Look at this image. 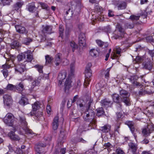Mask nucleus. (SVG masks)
Wrapping results in <instances>:
<instances>
[{"label":"nucleus","mask_w":154,"mask_h":154,"mask_svg":"<svg viewBox=\"0 0 154 154\" xmlns=\"http://www.w3.org/2000/svg\"><path fill=\"white\" fill-rule=\"evenodd\" d=\"M20 120L21 123L22 129L25 131L26 133L29 136L33 137L35 136V134L28 128L27 124L26 122L25 118L23 117H20Z\"/></svg>","instance_id":"f257e3e1"},{"label":"nucleus","mask_w":154,"mask_h":154,"mask_svg":"<svg viewBox=\"0 0 154 154\" xmlns=\"http://www.w3.org/2000/svg\"><path fill=\"white\" fill-rule=\"evenodd\" d=\"M75 72V64L73 63H71L70 65V73L69 75V77L68 78H67L65 81V82L64 84L65 86V92H66L67 91H68L69 88L71 86V79L69 78V76L72 75Z\"/></svg>","instance_id":"f03ea898"},{"label":"nucleus","mask_w":154,"mask_h":154,"mask_svg":"<svg viewBox=\"0 0 154 154\" xmlns=\"http://www.w3.org/2000/svg\"><path fill=\"white\" fill-rule=\"evenodd\" d=\"M120 94L122 101L127 106L131 105V102L129 98L130 94L126 91L121 90L120 91Z\"/></svg>","instance_id":"7ed1b4c3"},{"label":"nucleus","mask_w":154,"mask_h":154,"mask_svg":"<svg viewBox=\"0 0 154 154\" xmlns=\"http://www.w3.org/2000/svg\"><path fill=\"white\" fill-rule=\"evenodd\" d=\"M32 54L30 51H27L21 53V54H19L17 57L18 60L19 61H21L24 59L26 57H27V60L28 62H31L33 59Z\"/></svg>","instance_id":"20e7f679"},{"label":"nucleus","mask_w":154,"mask_h":154,"mask_svg":"<svg viewBox=\"0 0 154 154\" xmlns=\"http://www.w3.org/2000/svg\"><path fill=\"white\" fill-rule=\"evenodd\" d=\"M84 115L83 118L85 121H90L95 124L96 121L94 119V113L92 110L91 109H88V110L86 111Z\"/></svg>","instance_id":"39448f33"},{"label":"nucleus","mask_w":154,"mask_h":154,"mask_svg":"<svg viewBox=\"0 0 154 154\" xmlns=\"http://www.w3.org/2000/svg\"><path fill=\"white\" fill-rule=\"evenodd\" d=\"M14 118L13 115L10 113H8L4 119V122L7 125L12 126L14 121Z\"/></svg>","instance_id":"423d86ee"},{"label":"nucleus","mask_w":154,"mask_h":154,"mask_svg":"<svg viewBox=\"0 0 154 154\" xmlns=\"http://www.w3.org/2000/svg\"><path fill=\"white\" fill-rule=\"evenodd\" d=\"M85 78L84 82V86L85 87L89 84V82L90 79V78L91 76V72L90 68L89 67H86L85 70Z\"/></svg>","instance_id":"0eeeda50"},{"label":"nucleus","mask_w":154,"mask_h":154,"mask_svg":"<svg viewBox=\"0 0 154 154\" xmlns=\"http://www.w3.org/2000/svg\"><path fill=\"white\" fill-rule=\"evenodd\" d=\"M153 131H154V125L151 124L148 125L146 127L143 129L142 133L145 136H147Z\"/></svg>","instance_id":"6e6552de"},{"label":"nucleus","mask_w":154,"mask_h":154,"mask_svg":"<svg viewBox=\"0 0 154 154\" xmlns=\"http://www.w3.org/2000/svg\"><path fill=\"white\" fill-rule=\"evenodd\" d=\"M66 76V72L65 71H62L60 72L58 77V80L59 81V85H60L63 81L65 79Z\"/></svg>","instance_id":"1a4fd4ad"},{"label":"nucleus","mask_w":154,"mask_h":154,"mask_svg":"<svg viewBox=\"0 0 154 154\" xmlns=\"http://www.w3.org/2000/svg\"><path fill=\"white\" fill-rule=\"evenodd\" d=\"M116 28L118 29L119 32H120L119 35L115 34L114 35V38L116 39H118L120 37H123L125 34L124 29L122 28L121 26L120 25L118 24L117 25Z\"/></svg>","instance_id":"9d476101"},{"label":"nucleus","mask_w":154,"mask_h":154,"mask_svg":"<svg viewBox=\"0 0 154 154\" xmlns=\"http://www.w3.org/2000/svg\"><path fill=\"white\" fill-rule=\"evenodd\" d=\"M85 35L84 33H81L79 36V43L81 46H85L86 45Z\"/></svg>","instance_id":"9b49d317"},{"label":"nucleus","mask_w":154,"mask_h":154,"mask_svg":"<svg viewBox=\"0 0 154 154\" xmlns=\"http://www.w3.org/2000/svg\"><path fill=\"white\" fill-rule=\"evenodd\" d=\"M16 31L20 33L26 34L28 32V31L25 27L19 25H16L15 26Z\"/></svg>","instance_id":"f8f14e48"},{"label":"nucleus","mask_w":154,"mask_h":154,"mask_svg":"<svg viewBox=\"0 0 154 154\" xmlns=\"http://www.w3.org/2000/svg\"><path fill=\"white\" fill-rule=\"evenodd\" d=\"M45 146V145L42 143H40L36 145L35 147L36 154H41L42 152V148Z\"/></svg>","instance_id":"ddd939ff"},{"label":"nucleus","mask_w":154,"mask_h":154,"mask_svg":"<svg viewBox=\"0 0 154 154\" xmlns=\"http://www.w3.org/2000/svg\"><path fill=\"white\" fill-rule=\"evenodd\" d=\"M3 98L5 105L9 106L11 103L12 99L10 96L5 94L4 95Z\"/></svg>","instance_id":"4468645a"},{"label":"nucleus","mask_w":154,"mask_h":154,"mask_svg":"<svg viewBox=\"0 0 154 154\" xmlns=\"http://www.w3.org/2000/svg\"><path fill=\"white\" fill-rule=\"evenodd\" d=\"M25 69V66L24 64L17 65L15 67V71L17 73H21L23 72Z\"/></svg>","instance_id":"2eb2a0df"},{"label":"nucleus","mask_w":154,"mask_h":154,"mask_svg":"<svg viewBox=\"0 0 154 154\" xmlns=\"http://www.w3.org/2000/svg\"><path fill=\"white\" fill-rule=\"evenodd\" d=\"M59 118L58 116L55 117L53 120L52 124V128L54 130H56L59 125Z\"/></svg>","instance_id":"dca6fc26"},{"label":"nucleus","mask_w":154,"mask_h":154,"mask_svg":"<svg viewBox=\"0 0 154 154\" xmlns=\"http://www.w3.org/2000/svg\"><path fill=\"white\" fill-rule=\"evenodd\" d=\"M62 54L60 53L58 54L55 58L54 63L56 66L59 65L62 61Z\"/></svg>","instance_id":"f3484780"},{"label":"nucleus","mask_w":154,"mask_h":154,"mask_svg":"<svg viewBox=\"0 0 154 154\" xmlns=\"http://www.w3.org/2000/svg\"><path fill=\"white\" fill-rule=\"evenodd\" d=\"M101 103L102 106L106 107L111 105L112 103L109 99H105L101 101Z\"/></svg>","instance_id":"a211bd4d"},{"label":"nucleus","mask_w":154,"mask_h":154,"mask_svg":"<svg viewBox=\"0 0 154 154\" xmlns=\"http://www.w3.org/2000/svg\"><path fill=\"white\" fill-rule=\"evenodd\" d=\"M15 91L18 92L19 93H21L24 89V86L23 83L22 82L20 83L18 85L15 86Z\"/></svg>","instance_id":"6ab92c4d"},{"label":"nucleus","mask_w":154,"mask_h":154,"mask_svg":"<svg viewBox=\"0 0 154 154\" xmlns=\"http://www.w3.org/2000/svg\"><path fill=\"white\" fill-rule=\"evenodd\" d=\"M32 41V39L31 38L27 37L23 38L22 41L23 44L26 45H29Z\"/></svg>","instance_id":"aec40b11"},{"label":"nucleus","mask_w":154,"mask_h":154,"mask_svg":"<svg viewBox=\"0 0 154 154\" xmlns=\"http://www.w3.org/2000/svg\"><path fill=\"white\" fill-rule=\"evenodd\" d=\"M100 130L104 133H107L110 131L111 126L109 125H106L104 126L100 127Z\"/></svg>","instance_id":"412c9836"},{"label":"nucleus","mask_w":154,"mask_h":154,"mask_svg":"<svg viewBox=\"0 0 154 154\" xmlns=\"http://www.w3.org/2000/svg\"><path fill=\"white\" fill-rule=\"evenodd\" d=\"M9 136L11 139L14 140H20V138L17 135H16L14 132L11 131L8 134Z\"/></svg>","instance_id":"4be33fe9"},{"label":"nucleus","mask_w":154,"mask_h":154,"mask_svg":"<svg viewBox=\"0 0 154 154\" xmlns=\"http://www.w3.org/2000/svg\"><path fill=\"white\" fill-rule=\"evenodd\" d=\"M113 101L116 103H119L120 102L119 95L116 93L113 94L111 96Z\"/></svg>","instance_id":"5701e85b"},{"label":"nucleus","mask_w":154,"mask_h":154,"mask_svg":"<svg viewBox=\"0 0 154 154\" xmlns=\"http://www.w3.org/2000/svg\"><path fill=\"white\" fill-rule=\"evenodd\" d=\"M128 145L130 149H131L133 154H135V152L137 149V145L132 143H130Z\"/></svg>","instance_id":"b1692460"},{"label":"nucleus","mask_w":154,"mask_h":154,"mask_svg":"<svg viewBox=\"0 0 154 154\" xmlns=\"http://www.w3.org/2000/svg\"><path fill=\"white\" fill-rule=\"evenodd\" d=\"M90 54L93 57H96L99 54L98 50L94 48L91 49L89 52Z\"/></svg>","instance_id":"393cba45"},{"label":"nucleus","mask_w":154,"mask_h":154,"mask_svg":"<svg viewBox=\"0 0 154 154\" xmlns=\"http://www.w3.org/2000/svg\"><path fill=\"white\" fill-rule=\"evenodd\" d=\"M125 123L128 126L132 132L133 133L135 130L134 123L132 121H129L126 122Z\"/></svg>","instance_id":"a878e982"},{"label":"nucleus","mask_w":154,"mask_h":154,"mask_svg":"<svg viewBox=\"0 0 154 154\" xmlns=\"http://www.w3.org/2000/svg\"><path fill=\"white\" fill-rule=\"evenodd\" d=\"M52 27L51 26H46L43 29L42 32L44 33L50 34L51 33Z\"/></svg>","instance_id":"bb28decb"},{"label":"nucleus","mask_w":154,"mask_h":154,"mask_svg":"<svg viewBox=\"0 0 154 154\" xmlns=\"http://www.w3.org/2000/svg\"><path fill=\"white\" fill-rule=\"evenodd\" d=\"M121 49L119 47H116L115 49L114 50L115 51V53H113V57H112V59H114L115 58L117 57L115 54L116 53V54H120L121 52Z\"/></svg>","instance_id":"cd10ccee"},{"label":"nucleus","mask_w":154,"mask_h":154,"mask_svg":"<svg viewBox=\"0 0 154 154\" xmlns=\"http://www.w3.org/2000/svg\"><path fill=\"white\" fill-rule=\"evenodd\" d=\"M40 77H38L37 79H35L34 81L32 83V88H33L35 87L38 86L40 82Z\"/></svg>","instance_id":"c85d7f7f"},{"label":"nucleus","mask_w":154,"mask_h":154,"mask_svg":"<svg viewBox=\"0 0 154 154\" xmlns=\"http://www.w3.org/2000/svg\"><path fill=\"white\" fill-rule=\"evenodd\" d=\"M143 67L145 69L150 70L152 68V65L150 62H148L146 63L143 64Z\"/></svg>","instance_id":"c756f323"},{"label":"nucleus","mask_w":154,"mask_h":154,"mask_svg":"<svg viewBox=\"0 0 154 154\" xmlns=\"http://www.w3.org/2000/svg\"><path fill=\"white\" fill-rule=\"evenodd\" d=\"M19 103L21 105H25L28 103V100L26 98L23 97L21 98Z\"/></svg>","instance_id":"7c9ffc66"},{"label":"nucleus","mask_w":154,"mask_h":154,"mask_svg":"<svg viewBox=\"0 0 154 154\" xmlns=\"http://www.w3.org/2000/svg\"><path fill=\"white\" fill-rule=\"evenodd\" d=\"M118 10L123 9L126 8V3L125 2H122L118 4Z\"/></svg>","instance_id":"2f4dec72"},{"label":"nucleus","mask_w":154,"mask_h":154,"mask_svg":"<svg viewBox=\"0 0 154 154\" xmlns=\"http://www.w3.org/2000/svg\"><path fill=\"white\" fill-rule=\"evenodd\" d=\"M19 46V42L16 41H13L11 44V47L13 49L17 48Z\"/></svg>","instance_id":"473e14b6"},{"label":"nucleus","mask_w":154,"mask_h":154,"mask_svg":"<svg viewBox=\"0 0 154 154\" xmlns=\"http://www.w3.org/2000/svg\"><path fill=\"white\" fill-rule=\"evenodd\" d=\"M66 149L65 148L58 149L54 152V154H65Z\"/></svg>","instance_id":"72a5a7b5"},{"label":"nucleus","mask_w":154,"mask_h":154,"mask_svg":"<svg viewBox=\"0 0 154 154\" xmlns=\"http://www.w3.org/2000/svg\"><path fill=\"white\" fill-rule=\"evenodd\" d=\"M40 107L38 102H36L32 105V110L33 111H36Z\"/></svg>","instance_id":"f704fd0d"},{"label":"nucleus","mask_w":154,"mask_h":154,"mask_svg":"<svg viewBox=\"0 0 154 154\" xmlns=\"http://www.w3.org/2000/svg\"><path fill=\"white\" fill-rule=\"evenodd\" d=\"M6 89L9 90L15 91V86L11 84H9L7 86Z\"/></svg>","instance_id":"c9c22d12"},{"label":"nucleus","mask_w":154,"mask_h":154,"mask_svg":"<svg viewBox=\"0 0 154 154\" xmlns=\"http://www.w3.org/2000/svg\"><path fill=\"white\" fill-rule=\"evenodd\" d=\"M23 3L20 2H17L14 6V10H17L22 6Z\"/></svg>","instance_id":"e433bc0d"},{"label":"nucleus","mask_w":154,"mask_h":154,"mask_svg":"<svg viewBox=\"0 0 154 154\" xmlns=\"http://www.w3.org/2000/svg\"><path fill=\"white\" fill-rule=\"evenodd\" d=\"M35 9V6L34 3H32L29 4L28 10L30 12H32Z\"/></svg>","instance_id":"4c0bfd02"},{"label":"nucleus","mask_w":154,"mask_h":154,"mask_svg":"<svg viewBox=\"0 0 154 154\" xmlns=\"http://www.w3.org/2000/svg\"><path fill=\"white\" fill-rule=\"evenodd\" d=\"M104 113V111L103 109L102 108H100L99 109L97 112V115L98 116H100L103 115Z\"/></svg>","instance_id":"58836bf2"},{"label":"nucleus","mask_w":154,"mask_h":154,"mask_svg":"<svg viewBox=\"0 0 154 154\" xmlns=\"http://www.w3.org/2000/svg\"><path fill=\"white\" fill-rule=\"evenodd\" d=\"M134 26V24L133 23H128L125 24V28L132 29Z\"/></svg>","instance_id":"ea45409f"},{"label":"nucleus","mask_w":154,"mask_h":154,"mask_svg":"<svg viewBox=\"0 0 154 154\" xmlns=\"http://www.w3.org/2000/svg\"><path fill=\"white\" fill-rule=\"evenodd\" d=\"M46 60V63H49L51 62L53 60V58L49 55H47L45 57Z\"/></svg>","instance_id":"a19ab883"},{"label":"nucleus","mask_w":154,"mask_h":154,"mask_svg":"<svg viewBox=\"0 0 154 154\" xmlns=\"http://www.w3.org/2000/svg\"><path fill=\"white\" fill-rule=\"evenodd\" d=\"M35 67L37 68L38 71L40 73H42L43 72L42 69L43 66L38 65H36L35 66Z\"/></svg>","instance_id":"79ce46f5"},{"label":"nucleus","mask_w":154,"mask_h":154,"mask_svg":"<svg viewBox=\"0 0 154 154\" xmlns=\"http://www.w3.org/2000/svg\"><path fill=\"white\" fill-rule=\"evenodd\" d=\"M142 61V58L139 56H137L136 58L133 61V63L136 64Z\"/></svg>","instance_id":"37998d69"},{"label":"nucleus","mask_w":154,"mask_h":154,"mask_svg":"<svg viewBox=\"0 0 154 154\" xmlns=\"http://www.w3.org/2000/svg\"><path fill=\"white\" fill-rule=\"evenodd\" d=\"M12 2V0H2L1 1V2L3 5H9Z\"/></svg>","instance_id":"c03bdc74"},{"label":"nucleus","mask_w":154,"mask_h":154,"mask_svg":"<svg viewBox=\"0 0 154 154\" xmlns=\"http://www.w3.org/2000/svg\"><path fill=\"white\" fill-rule=\"evenodd\" d=\"M64 30L63 26L62 25H60L59 27V32L60 33L59 37L62 38L63 33Z\"/></svg>","instance_id":"a18cd8bd"},{"label":"nucleus","mask_w":154,"mask_h":154,"mask_svg":"<svg viewBox=\"0 0 154 154\" xmlns=\"http://www.w3.org/2000/svg\"><path fill=\"white\" fill-rule=\"evenodd\" d=\"M70 45L72 49V51L73 52L75 49L77 47V45L74 42H70Z\"/></svg>","instance_id":"49530a36"},{"label":"nucleus","mask_w":154,"mask_h":154,"mask_svg":"<svg viewBox=\"0 0 154 154\" xmlns=\"http://www.w3.org/2000/svg\"><path fill=\"white\" fill-rule=\"evenodd\" d=\"M139 18L140 16L134 15L131 16L130 17V18L133 21L137 20L139 19Z\"/></svg>","instance_id":"de8ad7c7"},{"label":"nucleus","mask_w":154,"mask_h":154,"mask_svg":"<svg viewBox=\"0 0 154 154\" xmlns=\"http://www.w3.org/2000/svg\"><path fill=\"white\" fill-rule=\"evenodd\" d=\"M23 80H27L30 81H31L33 78L31 76L27 75H25L23 77Z\"/></svg>","instance_id":"09e8293b"},{"label":"nucleus","mask_w":154,"mask_h":154,"mask_svg":"<svg viewBox=\"0 0 154 154\" xmlns=\"http://www.w3.org/2000/svg\"><path fill=\"white\" fill-rule=\"evenodd\" d=\"M111 69V68H109L107 69L105 71V78L106 79H108L109 76V72Z\"/></svg>","instance_id":"8fccbe9b"},{"label":"nucleus","mask_w":154,"mask_h":154,"mask_svg":"<svg viewBox=\"0 0 154 154\" xmlns=\"http://www.w3.org/2000/svg\"><path fill=\"white\" fill-rule=\"evenodd\" d=\"M116 154H125L123 150L119 148L116 149Z\"/></svg>","instance_id":"3c124183"},{"label":"nucleus","mask_w":154,"mask_h":154,"mask_svg":"<svg viewBox=\"0 0 154 154\" xmlns=\"http://www.w3.org/2000/svg\"><path fill=\"white\" fill-rule=\"evenodd\" d=\"M4 76L5 78H6L8 75V71L6 69H3L2 71Z\"/></svg>","instance_id":"603ef678"},{"label":"nucleus","mask_w":154,"mask_h":154,"mask_svg":"<svg viewBox=\"0 0 154 154\" xmlns=\"http://www.w3.org/2000/svg\"><path fill=\"white\" fill-rule=\"evenodd\" d=\"M38 4L41 6L42 8L44 9H47L48 5L45 3L42 2H39Z\"/></svg>","instance_id":"864d4df0"},{"label":"nucleus","mask_w":154,"mask_h":154,"mask_svg":"<svg viewBox=\"0 0 154 154\" xmlns=\"http://www.w3.org/2000/svg\"><path fill=\"white\" fill-rule=\"evenodd\" d=\"M95 10L98 12L101 13L103 11V9L100 6L97 5L95 7Z\"/></svg>","instance_id":"5fc2aeb1"},{"label":"nucleus","mask_w":154,"mask_h":154,"mask_svg":"<svg viewBox=\"0 0 154 154\" xmlns=\"http://www.w3.org/2000/svg\"><path fill=\"white\" fill-rule=\"evenodd\" d=\"M96 42L98 45L100 47L102 46L105 44L104 43L100 40H97L96 41Z\"/></svg>","instance_id":"6e6d98bb"},{"label":"nucleus","mask_w":154,"mask_h":154,"mask_svg":"<svg viewBox=\"0 0 154 154\" xmlns=\"http://www.w3.org/2000/svg\"><path fill=\"white\" fill-rule=\"evenodd\" d=\"M146 40L148 42H153V39L152 36H149L146 38Z\"/></svg>","instance_id":"4d7b16f0"},{"label":"nucleus","mask_w":154,"mask_h":154,"mask_svg":"<svg viewBox=\"0 0 154 154\" xmlns=\"http://www.w3.org/2000/svg\"><path fill=\"white\" fill-rule=\"evenodd\" d=\"M11 66L10 65H8L7 64H5L4 65H3L2 66V67L3 69H6L10 68Z\"/></svg>","instance_id":"13d9d810"},{"label":"nucleus","mask_w":154,"mask_h":154,"mask_svg":"<svg viewBox=\"0 0 154 154\" xmlns=\"http://www.w3.org/2000/svg\"><path fill=\"white\" fill-rule=\"evenodd\" d=\"M149 142V141L147 139H144L142 141L141 143L143 144H147Z\"/></svg>","instance_id":"bf43d9fd"},{"label":"nucleus","mask_w":154,"mask_h":154,"mask_svg":"<svg viewBox=\"0 0 154 154\" xmlns=\"http://www.w3.org/2000/svg\"><path fill=\"white\" fill-rule=\"evenodd\" d=\"M51 111V108L50 106L48 105L47 106V111L48 114H49L50 113Z\"/></svg>","instance_id":"052dcab7"},{"label":"nucleus","mask_w":154,"mask_h":154,"mask_svg":"<svg viewBox=\"0 0 154 154\" xmlns=\"http://www.w3.org/2000/svg\"><path fill=\"white\" fill-rule=\"evenodd\" d=\"M9 58H8L10 59L12 61V62H13L14 59L15 58V56H14L13 55H10L9 56Z\"/></svg>","instance_id":"680f3d73"},{"label":"nucleus","mask_w":154,"mask_h":154,"mask_svg":"<svg viewBox=\"0 0 154 154\" xmlns=\"http://www.w3.org/2000/svg\"><path fill=\"white\" fill-rule=\"evenodd\" d=\"M77 88H79L81 86V82L80 80H78L77 82Z\"/></svg>","instance_id":"e2e57ef3"},{"label":"nucleus","mask_w":154,"mask_h":154,"mask_svg":"<svg viewBox=\"0 0 154 154\" xmlns=\"http://www.w3.org/2000/svg\"><path fill=\"white\" fill-rule=\"evenodd\" d=\"M78 96L77 95L75 96L73 98V100H71L72 103H74L75 102L76 100V99L78 98Z\"/></svg>","instance_id":"0e129e2a"},{"label":"nucleus","mask_w":154,"mask_h":154,"mask_svg":"<svg viewBox=\"0 0 154 154\" xmlns=\"http://www.w3.org/2000/svg\"><path fill=\"white\" fill-rule=\"evenodd\" d=\"M111 146V144L109 143H105L104 145V146L105 147V148H106L109 147Z\"/></svg>","instance_id":"69168bd1"},{"label":"nucleus","mask_w":154,"mask_h":154,"mask_svg":"<svg viewBox=\"0 0 154 154\" xmlns=\"http://www.w3.org/2000/svg\"><path fill=\"white\" fill-rule=\"evenodd\" d=\"M108 14L109 16L110 17H112L114 16L112 12L110 10L109 11Z\"/></svg>","instance_id":"338daca9"},{"label":"nucleus","mask_w":154,"mask_h":154,"mask_svg":"<svg viewBox=\"0 0 154 154\" xmlns=\"http://www.w3.org/2000/svg\"><path fill=\"white\" fill-rule=\"evenodd\" d=\"M149 53L152 57H153L154 56V51L153 50L149 51Z\"/></svg>","instance_id":"774afa93"}]
</instances>
